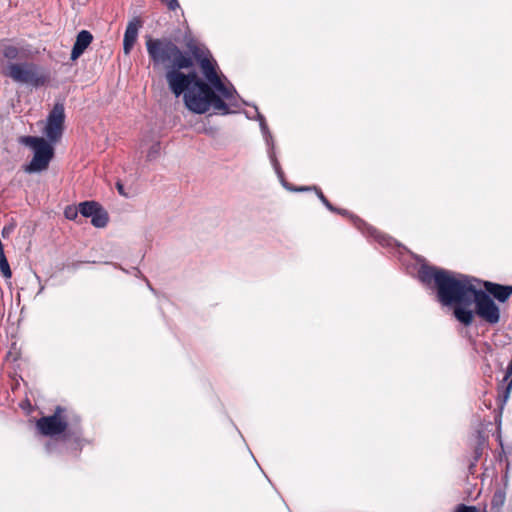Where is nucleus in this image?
Masks as SVG:
<instances>
[{"instance_id":"1","label":"nucleus","mask_w":512,"mask_h":512,"mask_svg":"<svg viewBox=\"0 0 512 512\" xmlns=\"http://www.w3.org/2000/svg\"><path fill=\"white\" fill-rule=\"evenodd\" d=\"M420 281L437 292L444 306H454L453 315L464 326H470L475 315L495 325L500 321V309L485 291L478 289L473 279L435 266L423 265L418 271Z\"/></svg>"},{"instance_id":"2","label":"nucleus","mask_w":512,"mask_h":512,"mask_svg":"<svg viewBox=\"0 0 512 512\" xmlns=\"http://www.w3.org/2000/svg\"><path fill=\"white\" fill-rule=\"evenodd\" d=\"M146 49L154 69H164L165 79L171 92L183 100L187 108L200 109L203 102L196 98L195 92H205L206 85L195 71L182 72L194 66L191 53L182 50L170 38H152L146 40Z\"/></svg>"},{"instance_id":"3","label":"nucleus","mask_w":512,"mask_h":512,"mask_svg":"<svg viewBox=\"0 0 512 512\" xmlns=\"http://www.w3.org/2000/svg\"><path fill=\"white\" fill-rule=\"evenodd\" d=\"M187 49L191 53L193 60L199 62L202 74L204 75L207 90L205 92H195L196 98H199L203 104L200 109L187 108L196 114H204L210 109H213L215 113L221 115H227L231 113L229 106L235 105L236 102V91L232 86H227L218 75L216 70V64L209 59L203 48L193 41L187 44Z\"/></svg>"},{"instance_id":"4","label":"nucleus","mask_w":512,"mask_h":512,"mask_svg":"<svg viewBox=\"0 0 512 512\" xmlns=\"http://www.w3.org/2000/svg\"><path fill=\"white\" fill-rule=\"evenodd\" d=\"M23 49L15 45H3L0 59V74L14 83L32 88L45 86L49 80V72L32 61H18L22 58Z\"/></svg>"},{"instance_id":"5","label":"nucleus","mask_w":512,"mask_h":512,"mask_svg":"<svg viewBox=\"0 0 512 512\" xmlns=\"http://www.w3.org/2000/svg\"><path fill=\"white\" fill-rule=\"evenodd\" d=\"M65 411L61 406L56 407L53 415L44 416L37 420L36 428L44 436H55L63 434L65 441L74 440L79 442L81 433L79 431H68V423L63 419L62 414Z\"/></svg>"},{"instance_id":"6","label":"nucleus","mask_w":512,"mask_h":512,"mask_svg":"<svg viewBox=\"0 0 512 512\" xmlns=\"http://www.w3.org/2000/svg\"><path fill=\"white\" fill-rule=\"evenodd\" d=\"M22 143L34 150L33 158L29 164L24 166V171L37 173L46 170L54 156L52 145L44 138L34 136L23 137Z\"/></svg>"},{"instance_id":"7","label":"nucleus","mask_w":512,"mask_h":512,"mask_svg":"<svg viewBox=\"0 0 512 512\" xmlns=\"http://www.w3.org/2000/svg\"><path fill=\"white\" fill-rule=\"evenodd\" d=\"M65 108L62 103H56L47 117L44 133L50 142H57L64 131Z\"/></svg>"},{"instance_id":"8","label":"nucleus","mask_w":512,"mask_h":512,"mask_svg":"<svg viewBox=\"0 0 512 512\" xmlns=\"http://www.w3.org/2000/svg\"><path fill=\"white\" fill-rule=\"evenodd\" d=\"M79 212L83 217H90L92 225L97 228H104L109 220L107 211L95 201L79 203Z\"/></svg>"},{"instance_id":"9","label":"nucleus","mask_w":512,"mask_h":512,"mask_svg":"<svg viewBox=\"0 0 512 512\" xmlns=\"http://www.w3.org/2000/svg\"><path fill=\"white\" fill-rule=\"evenodd\" d=\"M483 285L485 288V292L487 294H491L499 302H506L512 295V286L501 285L490 281H485Z\"/></svg>"},{"instance_id":"10","label":"nucleus","mask_w":512,"mask_h":512,"mask_svg":"<svg viewBox=\"0 0 512 512\" xmlns=\"http://www.w3.org/2000/svg\"><path fill=\"white\" fill-rule=\"evenodd\" d=\"M93 35L87 31L82 30L77 34L76 41L71 51V60H77L92 43Z\"/></svg>"},{"instance_id":"11","label":"nucleus","mask_w":512,"mask_h":512,"mask_svg":"<svg viewBox=\"0 0 512 512\" xmlns=\"http://www.w3.org/2000/svg\"><path fill=\"white\" fill-rule=\"evenodd\" d=\"M140 26L141 22L138 19H134L128 23L123 39V50L125 54H129L131 49L133 48L137 40L138 30Z\"/></svg>"},{"instance_id":"12","label":"nucleus","mask_w":512,"mask_h":512,"mask_svg":"<svg viewBox=\"0 0 512 512\" xmlns=\"http://www.w3.org/2000/svg\"><path fill=\"white\" fill-rule=\"evenodd\" d=\"M313 189L316 191L317 195H318V198L320 199V201L332 212H337V213H340V214H347V211L346 210H340V209H337L335 208L330 202L329 200L325 197V195L323 194V192L317 188V187H313Z\"/></svg>"},{"instance_id":"13","label":"nucleus","mask_w":512,"mask_h":512,"mask_svg":"<svg viewBox=\"0 0 512 512\" xmlns=\"http://www.w3.org/2000/svg\"><path fill=\"white\" fill-rule=\"evenodd\" d=\"M369 233L371 236L375 237V239L383 246L390 245V239L385 237L384 235L380 234L378 231H376L373 228H368Z\"/></svg>"},{"instance_id":"14","label":"nucleus","mask_w":512,"mask_h":512,"mask_svg":"<svg viewBox=\"0 0 512 512\" xmlns=\"http://www.w3.org/2000/svg\"><path fill=\"white\" fill-rule=\"evenodd\" d=\"M79 205L78 206H67L64 210V215L69 220H76L78 217Z\"/></svg>"},{"instance_id":"15","label":"nucleus","mask_w":512,"mask_h":512,"mask_svg":"<svg viewBox=\"0 0 512 512\" xmlns=\"http://www.w3.org/2000/svg\"><path fill=\"white\" fill-rule=\"evenodd\" d=\"M160 154V144L159 143H155L153 144L148 153H147V160L149 161H152L154 159H156Z\"/></svg>"},{"instance_id":"16","label":"nucleus","mask_w":512,"mask_h":512,"mask_svg":"<svg viewBox=\"0 0 512 512\" xmlns=\"http://www.w3.org/2000/svg\"><path fill=\"white\" fill-rule=\"evenodd\" d=\"M0 271L5 278H10L12 276V272L7 261V258L0 261Z\"/></svg>"},{"instance_id":"17","label":"nucleus","mask_w":512,"mask_h":512,"mask_svg":"<svg viewBox=\"0 0 512 512\" xmlns=\"http://www.w3.org/2000/svg\"><path fill=\"white\" fill-rule=\"evenodd\" d=\"M454 512H479L475 506H467L465 504H459ZM485 512V511H483Z\"/></svg>"},{"instance_id":"18","label":"nucleus","mask_w":512,"mask_h":512,"mask_svg":"<svg viewBox=\"0 0 512 512\" xmlns=\"http://www.w3.org/2000/svg\"><path fill=\"white\" fill-rule=\"evenodd\" d=\"M161 2L171 11H175L180 7L178 0H161Z\"/></svg>"},{"instance_id":"19","label":"nucleus","mask_w":512,"mask_h":512,"mask_svg":"<svg viewBox=\"0 0 512 512\" xmlns=\"http://www.w3.org/2000/svg\"><path fill=\"white\" fill-rule=\"evenodd\" d=\"M270 158H271V161L273 163V166H274V169L276 170V172L278 173V175H282V171H281V168H280V165L275 157V155L273 153L270 154Z\"/></svg>"},{"instance_id":"20","label":"nucleus","mask_w":512,"mask_h":512,"mask_svg":"<svg viewBox=\"0 0 512 512\" xmlns=\"http://www.w3.org/2000/svg\"><path fill=\"white\" fill-rule=\"evenodd\" d=\"M116 187H117V190L118 192L123 195V196H127V194L124 192V185L120 182H117L116 183Z\"/></svg>"},{"instance_id":"21","label":"nucleus","mask_w":512,"mask_h":512,"mask_svg":"<svg viewBox=\"0 0 512 512\" xmlns=\"http://www.w3.org/2000/svg\"><path fill=\"white\" fill-rule=\"evenodd\" d=\"M9 232H10V228L4 227L2 230L3 237H6L9 234Z\"/></svg>"},{"instance_id":"22","label":"nucleus","mask_w":512,"mask_h":512,"mask_svg":"<svg viewBox=\"0 0 512 512\" xmlns=\"http://www.w3.org/2000/svg\"><path fill=\"white\" fill-rule=\"evenodd\" d=\"M260 125H261V128H262L263 132H265V130L267 129V126L265 124V121H264L263 117H261Z\"/></svg>"},{"instance_id":"23","label":"nucleus","mask_w":512,"mask_h":512,"mask_svg":"<svg viewBox=\"0 0 512 512\" xmlns=\"http://www.w3.org/2000/svg\"><path fill=\"white\" fill-rule=\"evenodd\" d=\"M311 188L310 187H304V188H301L300 190H310Z\"/></svg>"}]
</instances>
